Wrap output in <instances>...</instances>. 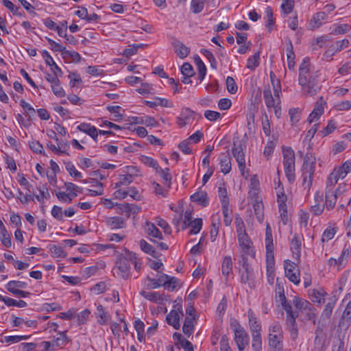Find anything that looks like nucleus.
<instances>
[{"instance_id": "1", "label": "nucleus", "mask_w": 351, "mask_h": 351, "mask_svg": "<svg viewBox=\"0 0 351 351\" xmlns=\"http://www.w3.org/2000/svg\"><path fill=\"white\" fill-rule=\"evenodd\" d=\"M318 71L310 73V60L308 58L303 59L299 69V84L302 86V91L307 96L315 95L321 88Z\"/></svg>"}, {"instance_id": "2", "label": "nucleus", "mask_w": 351, "mask_h": 351, "mask_svg": "<svg viewBox=\"0 0 351 351\" xmlns=\"http://www.w3.org/2000/svg\"><path fill=\"white\" fill-rule=\"evenodd\" d=\"M283 165L285 175L289 182L295 179V153L291 147H283Z\"/></svg>"}, {"instance_id": "3", "label": "nucleus", "mask_w": 351, "mask_h": 351, "mask_svg": "<svg viewBox=\"0 0 351 351\" xmlns=\"http://www.w3.org/2000/svg\"><path fill=\"white\" fill-rule=\"evenodd\" d=\"M315 158L312 154H306L302 165L303 185L310 188L312 185L313 176L315 172Z\"/></svg>"}, {"instance_id": "4", "label": "nucleus", "mask_w": 351, "mask_h": 351, "mask_svg": "<svg viewBox=\"0 0 351 351\" xmlns=\"http://www.w3.org/2000/svg\"><path fill=\"white\" fill-rule=\"evenodd\" d=\"M230 327L234 332V340L240 351L243 350L249 342V337L236 319H230Z\"/></svg>"}, {"instance_id": "5", "label": "nucleus", "mask_w": 351, "mask_h": 351, "mask_svg": "<svg viewBox=\"0 0 351 351\" xmlns=\"http://www.w3.org/2000/svg\"><path fill=\"white\" fill-rule=\"evenodd\" d=\"M265 247H266V269H274V246L273 243L272 231L269 223H267L265 230Z\"/></svg>"}, {"instance_id": "6", "label": "nucleus", "mask_w": 351, "mask_h": 351, "mask_svg": "<svg viewBox=\"0 0 351 351\" xmlns=\"http://www.w3.org/2000/svg\"><path fill=\"white\" fill-rule=\"evenodd\" d=\"M130 251L125 252V255L120 256L116 263L117 273L123 279H128L131 274L130 259L128 258Z\"/></svg>"}, {"instance_id": "7", "label": "nucleus", "mask_w": 351, "mask_h": 351, "mask_svg": "<svg viewBox=\"0 0 351 351\" xmlns=\"http://www.w3.org/2000/svg\"><path fill=\"white\" fill-rule=\"evenodd\" d=\"M232 153L238 163L239 169L243 176H245V158L242 144L240 142H234L232 147Z\"/></svg>"}, {"instance_id": "8", "label": "nucleus", "mask_w": 351, "mask_h": 351, "mask_svg": "<svg viewBox=\"0 0 351 351\" xmlns=\"http://www.w3.org/2000/svg\"><path fill=\"white\" fill-rule=\"evenodd\" d=\"M166 317L168 324L172 326L176 330H178L180 327V319L183 316L182 306L181 304H177L173 306Z\"/></svg>"}, {"instance_id": "9", "label": "nucleus", "mask_w": 351, "mask_h": 351, "mask_svg": "<svg viewBox=\"0 0 351 351\" xmlns=\"http://www.w3.org/2000/svg\"><path fill=\"white\" fill-rule=\"evenodd\" d=\"M138 175V170L135 167L130 166L126 167V173L119 175L118 177V182L115 184L116 187L121 186H127L134 181V176Z\"/></svg>"}, {"instance_id": "10", "label": "nucleus", "mask_w": 351, "mask_h": 351, "mask_svg": "<svg viewBox=\"0 0 351 351\" xmlns=\"http://www.w3.org/2000/svg\"><path fill=\"white\" fill-rule=\"evenodd\" d=\"M239 246L243 254H249L252 257L255 256V252L252 246V242L247 234L237 236Z\"/></svg>"}, {"instance_id": "11", "label": "nucleus", "mask_w": 351, "mask_h": 351, "mask_svg": "<svg viewBox=\"0 0 351 351\" xmlns=\"http://www.w3.org/2000/svg\"><path fill=\"white\" fill-rule=\"evenodd\" d=\"M298 316V313L287 315L286 318V324L292 340H295L298 336V330L295 322V319Z\"/></svg>"}, {"instance_id": "12", "label": "nucleus", "mask_w": 351, "mask_h": 351, "mask_svg": "<svg viewBox=\"0 0 351 351\" xmlns=\"http://www.w3.org/2000/svg\"><path fill=\"white\" fill-rule=\"evenodd\" d=\"M194 112L188 108H184L180 112V115L177 117V124L180 128L185 126L189 120L193 118Z\"/></svg>"}, {"instance_id": "13", "label": "nucleus", "mask_w": 351, "mask_h": 351, "mask_svg": "<svg viewBox=\"0 0 351 351\" xmlns=\"http://www.w3.org/2000/svg\"><path fill=\"white\" fill-rule=\"evenodd\" d=\"M219 160L221 167V171L223 174L228 173L232 169L231 158L229 153L227 152L221 154Z\"/></svg>"}, {"instance_id": "14", "label": "nucleus", "mask_w": 351, "mask_h": 351, "mask_svg": "<svg viewBox=\"0 0 351 351\" xmlns=\"http://www.w3.org/2000/svg\"><path fill=\"white\" fill-rule=\"evenodd\" d=\"M172 45L176 54L182 59L185 58L190 52L189 48L178 40H174Z\"/></svg>"}, {"instance_id": "15", "label": "nucleus", "mask_w": 351, "mask_h": 351, "mask_svg": "<svg viewBox=\"0 0 351 351\" xmlns=\"http://www.w3.org/2000/svg\"><path fill=\"white\" fill-rule=\"evenodd\" d=\"M191 200L193 202L197 203L202 206H207L209 203V197L206 191H199L191 196Z\"/></svg>"}, {"instance_id": "16", "label": "nucleus", "mask_w": 351, "mask_h": 351, "mask_svg": "<svg viewBox=\"0 0 351 351\" xmlns=\"http://www.w3.org/2000/svg\"><path fill=\"white\" fill-rule=\"evenodd\" d=\"M263 94L265 104L267 108H271L276 106L278 101H280V97H274L269 87L265 88Z\"/></svg>"}, {"instance_id": "17", "label": "nucleus", "mask_w": 351, "mask_h": 351, "mask_svg": "<svg viewBox=\"0 0 351 351\" xmlns=\"http://www.w3.org/2000/svg\"><path fill=\"white\" fill-rule=\"evenodd\" d=\"M77 129L89 135L95 141H97L98 131L95 126L89 123H82L77 127Z\"/></svg>"}, {"instance_id": "18", "label": "nucleus", "mask_w": 351, "mask_h": 351, "mask_svg": "<svg viewBox=\"0 0 351 351\" xmlns=\"http://www.w3.org/2000/svg\"><path fill=\"white\" fill-rule=\"evenodd\" d=\"M254 272L252 268H246L243 271H240L241 282L248 284L249 287L252 288L254 287L253 280Z\"/></svg>"}, {"instance_id": "19", "label": "nucleus", "mask_w": 351, "mask_h": 351, "mask_svg": "<svg viewBox=\"0 0 351 351\" xmlns=\"http://www.w3.org/2000/svg\"><path fill=\"white\" fill-rule=\"evenodd\" d=\"M106 225L111 229L123 228L125 226V220L121 217H110L105 220Z\"/></svg>"}, {"instance_id": "20", "label": "nucleus", "mask_w": 351, "mask_h": 351, "mask_svg": "<svg viewBox=\"0 0 351 351\" xmlns=\"http://www.w3.org/2000/svg\"><path fill=\"white\" fill-rule=\"evenodd\" d=\"M324 104L323 101H318L312 111V112L309 114L308 121L309 123L314 122L319 119L321 115L324 113Z\"/></svg>"}, {"instance_id": "21", "label": "nucleus", "mask_w": 351, "mask_h": 351, "mask_svg": "<svg viewBox=\"0 0 351 351\" xmlns=\"http://www.w3.org/2000/svg\"><path fill=\"white\" fill-rule=\"evenodd\" d=\"M145 105L149 106V108H155L156 106H160L162 107H169L172 108L173 107V104L171 101L169 100L165 99V98H160V97H156L154 101H144Z\"/></svg>"}, {"instance_id": "22", "label": "nucleus", "mask_w": 351, "mask_h": 351, "mask_svg": "<svg viewBox=\"0 0 351 351\" xmlns=\"http://www.w3.org/2000/svg\"><path fill=\"white\" fill-rule=\"evenodd\" d=\"M133 123L136 124H144L147 126L156 127L158 125L157 121L152 117H132Z\"/></svg>"}, {"instance_id": "23", "label": "nucleus", "mask_w": 351, "mask_h": 351, "mask_svg": "<svg viewBox=\"0 0 351 351\" xmlns=\"http://www.w3.org/2000/svg\"><path fill=\"white\" fill-rule=\"evenodd\" d=\"M247 317L250 323V328L251 332H258L261 330V326L258 322V319L251 309L247 311Z\"/></svg>"}, {"instance_id": "24", "label": "nucleus", "mask_w": 351, "mask_h": 351, "mask_svg": "<svg viewBox=\"0 0 351 351\" xmlns=\"http://www.w3.org/2000/svg\"><path fill=\"white\" fill-rule=\"evenodd\" d=\"M120 208L121 209L123 214H124L128 218L130 217L131 215L137 214L141 211V207L134 204H122Z\"/></svg>"}, {"instance_id": "25", "label": "nucleus", "mask_w": 351, "mask_h": 351, "mask_svg": "<svg viewBox=\"0 0 351 351\" xmlns=\"http://www.w3.org/2000/svg\"><path fill=\"white\" fill-rule=\"evenodd\" d=\"M140 294L145 299L152 302L162 304L163 302L162 295L158 292H147L145 291H141Z\"/></svg>"}, {"instance_id": "26", "label": "nucleus", "mask_w": 351, "mask_h": 351, "mask_svg": "<svg viewBox=\"0 0 351 351\" xmlns=\"http://www.w3.org/2000/svg\"><path fill=\"white\" fill-rule=\"evenodd\" d=\"M327 14L324 12H319L315 14L311 20L310 25L312 29L319 27L322 25V21L325 20Z\"/></svg>"}, {"instance_id": "27", "label": "nucleus", "mask_w": 351, "mask_h": 351, "mask_svg": "<svg viewBox=\"0 0 351 351\" xmlns=\"http://www.w3.org/2000/svg\"><path fill=\"white\" fill-rule=\"evenodd\" d=\"M139 246L143 252L151 255L154 258H157L158 256V252L154 249V247L152 245L148 243L145 240H140Z\"/></svg>"}, {"instance_id": "28", "label": "nucleus", "mask_w": 351, "mask_h": 351, "mask_svg": "<svg viewBox=\"0 0 351 351\" xmlns=\"http://www.w3.org/2000/svg\"><path fill=\"white\" fill-rule=\"evenodd\" d=\"M27 287V284L26 282L19 280H11L5 285V289L11 293H12L14 291H19L20 289H25Z\"/></svg>"}, {"instance_id": "29", "label": "nucleus", "mask_w": 351, "mask_h": 351, "mask_svg": "<svg viewBox=\"0 0 351 351\" xmlns=\"http://www.w3.org/2000/svg\"><path fill=\"white\" fill-rule=\"evenodd\" d=\"M219 218L218 217H212L211 228L210 230V241L215 242L219 233Z\"/></svg>"}, {"instance_id": "30", "label": "nucleus", "mask_w": 351, "mask_h": 351, "mask_svg": "<svg viewBox=\"0 0 351 351\" xmlns=\"http://www.w3.org/2000/svg\"><path fill=\"white\" fill-rule=\"evenodd\" d=\"M301 241L298 234H294L291 241V250H292L293 256L298 258L300 254Z\"/></svg>"}, {"instance_id": "31", "label": "nucleus", "mask_w": 351, "mask_h": 351, "mask_svg": "<svg viewBox=\"0 0 351 351\" xmlns=\"http://www.w3.org/2000/svg\"><path fill=\"white\" fill-rule=\"evenodd\" d=\"M156 172L162 178V180L164 181V182H163L164 185L167 186V188H170L171 184L172 177L169 173V168L161 169L159 167V169H158V171H156Z\"/></svg>"}, {"instance_id": "32", "label": "nucleus", "mask_w": 351, "mask_h": 351, "mask_svg": "<svg viewBox=\"0 0 351 351\" xmlns=\"http://www.w3.org/2000/svg\"><path fill=\"white\" fill-rule=\"evenodd\" d=\"M315 204L311 206V211L315 215H319L322 213L324 206L321 204L322 202V196L319 195L318 193H316L315 195Z\"/></svg>"}, {"instance_id": "33", "label": "nucleus", "mask_w": 351, "mask_h": 351, "mask_svg": "<svg viewBox=\"0 0 351 351\" xmlns=\"http://www.w3.org/2000/svg\"><path fill=\"white\" fill-rule=\"evenodd\" d=\"M232 270V261L230 256H226L221 264V273L223 276H228Z\"/></svg>"}, {"instance_id": "34", "label": "nucleus", "mask_w": 351, "mask_h": 351, "mask_svg": "<svg viewBox=\"0 0 351 351\" xmlns=\"http://www.w3.org/2000/svg\"><path fill=\"white\" fill-rule=\"evenodd\" d=\"M293 304L299 310H311L312 304L307 300L295 296L292 301Z\"/></svg>"}, {"instance_id": "35", "label": "nucleus", "mask_w": 351, "mask_h": 351, "mask_svg": "<svg viewBox=\"0 0 351 351\" xmlns=\"http://www.w3.org/2000/svg\"><path fill=\"white\" fill-rule=\"evenodd\" d=\"M195 317H186L184 325L182 326L183 332L189 337L194 330L193 321Z\"/></svg>"}, {"instance_id": "36", "label": "nucleus", "mask_w": 351, "mask_h": 351, "mask_svg": "<svg viewBox=\"0 0 351 351\" xmlns=\"http://www.w3.org/2000/svg\"><path fill=\"white\" fill-rule=\"evenodd\" d=\"M147 233L152 237L157 239H162V235L161 232L156 227V226L150 222H147L145 226Z\"/></svg>"}, {"instance_id": "37", "label": "nucleus", "mask_w": 351, "mask_h": 351, "mask_svg": "<svg viewBox=\"0 0 351 351\" xmlns=\"http://www.w3.org/2000/svg\"><path fill=\"white\" fill-rule=\"evenodd\" d=\"M287 58L288 62V68L290 70L293 69L295 66V53L293 51V45L290 40L287 47Z\"/></svg>"}, {"instance_id": "38", "label": "nucleus", "mask_w": 351, "mask_h": 351, "mask_svg": "<svg viewBox=\"0 0 351 351\" xmlns=\"http://www.w3.org/2000/svg\"><path fill=\"white\" fill-rule=\"evenodd\" d=\"M337 201V194H333V191L328 190L326 191L325 205L328 210L335 207Z\"/></svg>"}, {"instance_id": "39", "label": "nucleus", "mask_w": 351, "mask_h": 351, "mask_svg": "<svg viewBox=\"0 0 351 351\" xmlns=\"http://www.w3.org/2000/svg\"><path fill=\"white\" fill-rule=\"evenodd\" d=\"M221 209L223 217V223L226 226H229L232 221V211L229 208V205H222Z\"/></svg>"}, {"instance_id": "40", "label": "nucleus", "mask_w": 351, "mask_h": 351, "mask_svg": "<svg viewBox=\"0 0 351 351\" xmlns=\"http://www.w3.org/2000/svg\"><path fill=\"white\" fill-rule=\"evenodd\" d=\"M250 194L252 195L254 199L253 207L255 213L256 212H263V205L258 196V189H254L253 191H250Z\"/></svg>"}, {"instance_id": "41", "label": "nucleus", "mask_w": 351, "mask_h": 351, "mask_svg": "<svg viewBox=\"0 0 351 351\" xmlns=\"http://www.w3.org/2000/svg\"><path fill=\"white\" fill-rule=\"evenodd\" d=\"M270 348H283L282 336L269 335Z\"/></svg>"}, {"instance_id": "42", "label": "nucleus", "mask_w": 351, "mask_h": 351, "mask_svg": "<svg viewBox=\"0 0 351 351\" xmlns=\"http://www.w3.org/2000/svg\"><path fill=\"white\" fill-rule=\"evenodd\" d=\"M202 219L199 218L195 219L193 221L189 222V227L191 228L190 234H196L199 233L202 228Z\"/></svg>"}, {"instance_id": "43", "label": "nucleus", "mask_w": 351, "mask_h": 351, "mask_svg": "<svg viewBox=\"0 0 351 351\" xmlns=\"http://www.w3.org/2000/svg\"><path fill=\"white\" fill-rule=\"evenodd\" d=\"M58 337L53 341V348L64 346L69 341V338L66 335V332L58 333Z\"/></svg>"}, {"instance_id": "44", "label": "nucleus", "mask_w": 351, "mask_h": 351, "mask_svg": "<svg viewBox=\"0 0 351 351\" xmlns=\"http://www.w3.org/2000/svg\"><path fill=\"white\" fill-rule=\"evenodd\" d=\"M235 226L237 236L247 234L244 222L239 215H237L235 217Z\"/></svg>"}, {"instance_id": "45", "label": "nucleus", "mask_w": 351, "mask_h": 351, "mask_svg": "<svg viewBox=\"0 0 351 351\" xmlns=\"http://www.w3.org/2000/svg\"><path fill=\"white\" fill-rule=\"evenodd\" d=\"M260 58V53L256 52L252 56L250 57L247 61V68L250 70L255 69L258 66V60Z\"/></svg>"}, {"instance_id": "46", "label": "nucleus", "mask_w": 351, "mask_h": 351, "mask_svg": "<svg viewBox=\"0 0 351 351\" xmlns=\"http://www.w3.org/2000/svg\"><path fill=\"white\" fill-rule=\"evenodd\" d=\"M141 160L143 164H145V165H147L149 167L154 169L156 171H158V169H159V165H158V162L155 159H154L149 156H142Z\"/></svg>"}, {"instance_id": "47", "label": "nucleus", "mask_w": 351, "mask_h": 351, "mask_svg": "<svg viewBox=\"0 0 351 351\" xmlns=\"http://www.w3.org/2000/svg\"><path fill=\"white\" fill-rule=\"evenodd\" d=\"M204 0H192L191 8L193 13L198 14L201 12L204 6Z\"/></svg>"}, {"instance_id": "48", "label": "nucleus", "mask_w": 351, "mask_h": 351, "mask_svg": "<svg viewBox=\"0 0 351 351\" xmlns=\"http://www.w3.org/2000/svg\"><path fill=\"white\" fill-rule=\"evenodd\" d=\"M20 104H21V106L25 110L26 116H27L29 118L32 119V117H34L36 113L34 108L23 99H22L21 101Z\"/></svg>"}, {"instance_id": "49", "label": "nucleus", "mask_w": 351, "mask_h": 351, "mask_svg": "<svg viewBox=\"0 0 351 351\" xmlns=\"http://www.w3.org/2000/svg\"><path fill=\"white\" fill-rule=\"evenodd\" d=\"M97 317H99L97 322L101 325H104L106 323V312L102 305H99L97 307L96 312Z\"/></svg>"}, {"instance_id": "50", "label": "nucleus", "mask_w": 351, "mask_h": 351, "mask_svg": "<svg viewBox=\"0 0 351 351\" xmlns=\"http://www.w3.org/2000/svg\"><path fill=\"white\" fill-rule=\"evenodd\" d=\"M49 250L54 257H65L66 256V253L64 251L63 248L56 245H51Z\"/></svg>"}, {"instance_id": "51", "label": "nucleus", "mask_w": 351, "mask_h": 351, "mask_svg": "<svg viewBox=\"0 0 351 351\" xmlns=\"http://www.w3.org/2000/svg\"><path fill=\"white\" fill-rule=\"evenodd\" d=\"M218 195L222 205H229V197L225 187L220 186L218 189Z\"/></svg>"}, {"instance_id": "52", "label": "nucleus", "mask_w": 351, "mask_h": 351, "mask_svg": "<svg viewBox=\"0 0 351 351\" xmlns=\"http://www.w3.org/2000/svg\"><path fill=\"white\" fill-rule=\"evenodd\" d=\"M335 304L336 300L331 298L330 301L326 304L325 308L322 312V315L329 318L332 314Z\"/></svg>"}, {"instance_id": "53", "label": "nucleus", "mask_w": 351, "mask_h": 351, "mask_svg": "<svg viewBox=\"0 0 351 351\" xmlns=\"http://www.w3.org/2000/svg\"><path fill=\"white\" fill-rule=\"evenodd\" d=\"M128 258L130 259L131 263L134 264L135 270L139 271L141 268L142 261L138 258V255L135 252H130Z\"/></svg>"}, {"instance_id": "54", "label": "nucleus", "mask_w": 351, "mask_h": 351, "mask_svg": "<svg viewBox=\"0 0 351 351\" xmlns=\"http://www.w3.org/2000/svg\"><path fill=\"white\" fill-rule=\"evenodd\" d=\"M283 3L281 5L285 16L291 13L293 11L294 6V1L293 0H282Z\"/></svg>"}, {"instance_id": "55", "label": "nucleus", "mask_w": 351, "mask_h": 351, "mask_svg": "<svg viewBox=\"0 0 351 351\" xmlns=\"http://www.w3.org/2000/svg\"><path fill=\"white\" fill-rule=\"evenodd\" d=\"M349 40L348 39H343L341 40H337L331 45L332 50L335 52L341 51L343 49L348 47Z\"/></svg>"}, {"instance_id": "56", "label": "nucleus", "mask_w": 351, "mask_h": 351, "mask_svg": "<svg viewBox=\"0 0 351 351\" xmlns=\"http://www.w3.org/2000/svg\"><path fill=\"white\" fill-rule=\"evenodd\" d=\"M46 39L47 40L49 44L51 45V49L52 51H59L61 52L63 56L64 55V52L66 51V48L64 47L49 38L46 37Z\"/></svg>"}, {"instance_id": "57", "label": "nucleus", "mask_w": 351, "mask_h": 351, "mask_svg": "<svg viewBox=\"0 0 351 351\" xmlns=\"http://www.w3.org/2000/svg\"><path fill=\"white\" fill-rule=\"evenodd\" d=\"M181 73L183 76L192 77L195 72L193 68L190 63L184 62L181 67Z\"/></svg>"}, {"instance_id": "58", "label": "nucleus", "mask_w": 351, "mask_h": 351, "mask_svg": "<svg viewBox=\"0 0 351 351\" xmlns=\"http://www.w3.org/2000/svg\"><path fill=\"white\" fill-rule=\"evenodd\" d=\"M51 90L53 94L58 97H63L66 95V93L63 88L60 86V82L59 83H55L51 85Z\"/></svg>"}, {"instance_id": "59", "label": "nucleus", "mask_w": 351, "mask_h": 351, "mask_svg": "<svg viewBox=\"0 0 351 351\" xmlns=\"http://www.w3.org/2000/svg\"><path fill=\"white\" fill-rule=\"evenodd\" d=\"M226 86L228 91L231 94L237 93L238 87L233 77L228 76L226 79Z\"/></svg>"}, {"instance_id": "60", "label": "nucleus", "mask_w": 351, "mask_h": 351, "mask_svg": "<svg viewBox=\"0 0 351 351\" xmlns=\"http://www.w3.org/2000/svg\"><path fill=\"white\" fill-rule=\"evenodd\" d=\"M269 335L282 336V327L278 322H274L270 326Z\"/></svg>"}, {"instance_id": "61", "label": "nucleus", "mask_w": 351, "mask_h": 351, "mask_svg": "<svg viewBox=\"0 0 351 351\" xmlns=\"http://www.w3.org/2000/svg\"><path fill=\"white\" fill-rule=\"evenodd\" d=\"M38 190L40 193V196L36 195L35 197L39 202H43L44 198L47 199L49 197L48 189L45 185H42L39 186Z\"/></svg>"}, {"instance_id": "62", "label": "nucleus", "mask_w": 351, "mask_h": 351, "mask_svg": "<svg viewBox=\"0 0 351 351\" xmlns=\"http://www.w3.org/2000/svg\"><path fill=\"white\" fill-rule=\"evenodd\" d=\"M326 295V292L324 289H313L311 293V296L313 298L314 302L320 303L322 298Z\"/></svg>"}, {"instance_id": "63", "label": "nucleus", "mask_w": 351, "mask_h": 351, "mask_svg": "<svg viewBox=\"0 0 351 351\" xmlns=\"http://www.w3.org/2000/svg\"><path fill=\"white\" fill-rule=\"evenodd\" d=\"M337 128V124L335 121L330 120L328 121V125L320 132L323 136H326L332 133Z\"/></svg>"}, {"instance_id": "64", "label": "nucleus", "mask_w": 351, "mask_h": 351, "mask_svg": "<svg viewBox=\"0 0 351 351\" xmlns=\"http://www.w3.org/2000/svg\"><path fill=\"white\" fill-rule=\"evenodd\" d=\"M350 29V26L348 24H340L338 25L332 31V34H343L348 32H349Z\"/></svg>"}]
</instances>
